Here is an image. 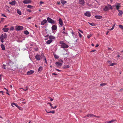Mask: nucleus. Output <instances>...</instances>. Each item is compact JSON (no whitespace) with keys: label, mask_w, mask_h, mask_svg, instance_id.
I'll return each mask as SVG.
<instances>
[{"label":"nucleus","mask_w":123,"mask_h":123,"mask_svg":"<svg viewBox=\"0 0 123 123\" xmlns=\"http://www.w3.org/2000/svg\"><path fill=\"white\" fill-rule=\"evenodd\" d=\"M60 43L62 45V44H63V41H61Z\"/></svg>","instance_id":"nucleus-56"},{"label":"nucleus","mask_w":123,"mask_h":123,"mask_svg":"<svg viewBox=\"0 0 123 123\" xmlns=\"http://www.w3.org/2000/svg\"><path fill=\"white\" fill-rule=\"evenodd\" d=\"M57 29V27L56 25H53L52 27V29L53 30H55Z\"/></svg>","instance_id":"nucleus-11"},{"label":"nucleus","mask_w":123,"mask_h":123,"mask_svg":"<svg viewBox=\"0 0 123 123\" xmlns=\"http://www.w3.org/2000/svg\"><path fill=\"white\" fill-rule=\"evenodd\" d=\"M6 93L8 94L9 95H10L8 93V91H7V92H6Z\"/></svg>","instance_id":"nucleus-57"},{"label":"nucleus","mask_w":123,"mask_h":123,"mask_svg":"<svg viewBox=\"0 0 123 123\" xmlns=\"http://www.w3.org/2000/svg\"><path fill=\"white\" fill-rule=\"evenodd\" d=\"M61 2L63 5H64L67 2L66 1L62 0L61 1Z\"/></svg>","instance_id":"nucleus-25"},{"label":"nucleus","mask_w":123,"mask_h":123,"mask_svg":"<svg viewBox=\"0 0 123 123\" xmlns=\"http://www.w3.org/2000/svg\"><path fill=\"white\" fill-rule=\"evenodd\" d=\"M55 63L57 65V66H61L62 65V64L61 63L58 62H56Z\"/></svg>","instance_id":"nucleus-13"},{"label":"nucleus","mask_w":123,"mask_h":123,"mask_svg":"<svg viewBox=\"0 0 123 123\" xmlns=\"http://www.w3.org/2000/svg\"><path fill=\"white\" fill-rule=\"evenodd\" d=\"M48 21L52 24H54L55 23V21L49 17H48L47 18Z\"/></svg>","instance_id":"nucleus-2"},{"label":"nucleus","mask_w":123,"mask_h":123,"mask_svg":"<svg viewBox=\"0 0 123 123\" xmlns=\"http://www.w3.org/2000/svg\"><path fill=\"white\" fill-rule=\"evenodd\" d=\"M10 63H11V62H9V63H8V65L9 66L10 65Z\"/></svg>","instance_id":"nucleus-62"},{"label":"nucleus","mask_w":123,"mask_h":123,"mask_svg":"<svg viewBox=\"0 0 123 123\" xmlns=\"http://www.w3.org/2000/svg\"><path fill=\"white\" fill-rule=\"evenodd\" d=\"M14 28L13 26H11L10 28V30L13 31L14 30Z\"/></svg>","instance_id":"nucleus-40"},{"label":"nucleus","mask_w":123,"mask_h":123,"mask_svg":"<svg viewBox=\"0 0 123 123\" xmlns=\"http://www.w3.org/2000/svg\"><path fill=\"white\" fill-rule=\"evenodd\" d=\"M85 1L84 0H79V3L82 5L83 6L84 5Z\"/></svg>","instance_id":"nucleus-6"},{"label":"nucleus","mask_w":123,"mask_h":123,"mask_svg":"<svg viewBox=\"0 0 123 123\" xmlns=\"http://www.w3.org/2000/svg\"><path fill=\"white\" fill-rule=\"evenodd\" d=\"M43 3V2L42 1H41L40 2V4H42Z\"/></svg>","instance_id":"nucleus-60"},{"label":"nucleus","mask_w":123,"mask_h":123,"mask_svg":"<svg viewBox=\"0 0 123 123\" xmlns=\"http://www.w3.org/2000/svg\"><path fill=\"white\" fill-rule=\"evenodd\" d=\"M90 116L91 117H94L95 116V115H94L93 114H90Z\"/></svg>","instance_id":"nucleus-48"},{"label":"nucleus","mask_w":123,"mask_h":123,"mask_svg":"<svg viewBox=\"0 0 123 123\" xmlns=\"http://www.w3.org/2000/svg\"><path fill=\"white\" fill-rule=\"evenodd\" d=\"M68 47V46L65 43L62 44L61 46V48H67Z\"/></svg>","instance_id":"nucleus-5"},{"label":"nucleus","mask_w":123,"mask_h":123,"mask_svg":"<svg viewBox=\"0 0 123 123\" xmlns=\"http://www.w3.org/2000/svg\"><path fill=\"white\" fill-rule=\"evenodd\" d=\"M6 65H3L2 66V68H3L5 69H6Z\"/></svg>","instance_id":"nucleus-36"},{"label":"nucleus","mask_w":123,"mask_h":123,"mask_svg":"<svg viewBox=\"0 0 123 123\" xmlns=\"http://www.w3.org/2000/svg\"><path fill=\"white\" fill-rule=\"evenodd\" d=\"M118 11L119 12V13H123V12L121 10H118Z\"/></svg>","instance_id":"nucleus-43"},{"label":"nucleus","mask_w":123,"mask_h":123,"mask_svg":"<svg viewBox=\"0 0 123 123\" xmlns=\"http://www.w3.org/2000/svg\"><path fill=\"white\" fill-rule=\"evenodd\" d=\"M35 58L38 61L41 60V56L38 55H36L35 56Z\"/></svg>","instance_id":"nucleus-8"},{"label":"nucleus","mask_w":123,"mask_h":123,"mask_svg":"<svg viewBox=\"0 0 123 123\" xmlns=\"http://www.w3.org/2000/svg\"><path fill=\"white\" fill-rule=\"evenodd\" d=\"M47 22V21L46 19L43 20V21L41 22V24L42 25H44Z\"/></svg>","instance_id":"nucleus-9"},{"label":"nucleus","mask_w":123,"mask_h":123,"mask_svg":"<svg viewBox=\"0 0 123 123\" xmlns=\"http://www.w3.org/2000/svg\"><path fill=\"white\" fill-rule=\"evenodd\" d=\"M50 98V101H52L53 100V99L51 98Z\"/></svg>","instance_id":"nucleus-58"},{"label":"nucleus","mask_w":123,"mask_h":123,"mask_svg":"<svg viewBox=\"0 0 123 123\" xmlns=\"http://www.w3.org/2000/svg\"><path fill=\"white\" fill-rule=\"evenodd\" d=\"M123 13H119L118 14V15L122 17V14Z\"/></svg>","instance_id":"nucleus-47"},{"label":"nucleus","mask_w":123,"mask_h":123,"mask_svg":"<svg viewBox=\"0 0 123 123\" xmlns=\"http://www.w3.org/2000/svg\"><path fill=\"white\" fill-rule=\"evenodd\" d=\"M6 10H7V11L8 12V13H9L10 12V11L8 9H6Z\"/></svg>","instance_id":"nucleus-59"},{"label":"nucleus","mask_w":123,"mask_h":123,"mask_svg":"<svg viewBox=\"0 0 123 123\" xmlns=\"http://www.w3.org/2000/svg\"><path fill=\"white\" fill-rule=\"evenodd\" d=\"M92 34H90L89 35H88L87 36L88 38L89 39V38L92 36Z\"/></svg>","instance_id":"nucleus-38"},{"label":"nucleus","mask_w":123,"mask_h":123,"mask_svg":"<svg viewBox=\"0 0 123 123\" xmlns=\"http://www.w3.org/2000/svg\"><path fill=\"white\" fill-rule=\"evenodd\" d=\"M42 69L43 68L42 67H40L38 69V72H40Z\"/></svg>","instance_id":"nucleus-26"},{"label":"nucleus","mask_w":123,"mask_h":123,"mask_svg":"<svg viewBox=\"0 0 123 123\" xmlns=\"http://www.w3.org/2000/svg\"><path fill=\"white\" fill-rule=\"evenodd\" d=\"M96 51V50H95H95H92L91 51H90V52H95V51Z\"/></svg>","instance_id":"nucleus-49"},{"label":"nucleus","mask_w":123,"mask_h":123,"mask_svg":"<svg viewBox=\"0 0 123 123\" xmlns=\"http://www.w3.org/2000/svg\"><path fill=\"white\" fill-rule=\"evenodd\" d=\"M54 57L55 58V59H58L59 57V56H58V55H56L55 54H54Z\"/></svg>","instance_id":"nucleus-24"},{"label":"nucleus","mask_w":123,"mask_h":123,"mask_svg":"<svg viewBox=\"0 0 123 123\" xmlns=\"http://www.w3.org/2000/svg\"><path fill=\"white\" fill-rule=\"evenodd\" d=\"M53 41V40H48L46 42V43L48 44H49L51 43Z\"/></svg>","instance_id":"nucleus-18"},{"label":"nucleus","mask_w":123,"mask_h":123,"mask_svg":"<svg viewBox=\"0 0 123 123\" xmlns=\"http://www.w3.org/2000/svg\"><path fill=\"white\" fill-rule=\"evenodd\" d=\"M106 85L105 83H101L100 84V86H103L105 85Z\"/></svg>","instance_id":"nucleus-39"},{"label":"nucleus","mask_w":123,"mask_h":123,"mask_svg":"<svg viewBox=\"0 0 123 123\" xmlns=\"http://www.w3.org/2000/svg\"><path fill=\"white\" fill-rule=\"evenodd\" d=\"M95 18H96L98 19H100L102 18V16H95Z\"/></svg>","instance_id":"nucleus-14"},{"label":"nucleus","mask_w":123,"mask_h":123,"mask_svg":"<svg viewBox=\"0 0 123 123\" xmlns=\"http://www.w3.org/2000/svg\"><path fill=\"white\" fill-rule=\"evenodd\" d=\"M59 24L61 25V26H62L63 25V22L61 18L59 19Z\"/></svg>","instance_id":"nucleus-12"},{"label":"nucleus","mask_w":123,"mask_h":123,"mask_svg":"<svg viewBox=\"0 0 123 123\" xmlns=\"http://www.w3.org/2000/svg\"><path fill=\"white\" fill-rule=\"evenodd\" d=\"M78 33L79 34V36L81 38L82 37V35L79 32H78Z\"/></svg>","instance_id":"nucleus-46"},{"label":"nucleus","mask_w":123,"mask_h":123,"mask_svg":"<svg viewBox=\"0 0 123 123\" xmlns=\"http://www.w3.org/2000/svg\"><path fill=\"white\" fill-rule=\"evenodd\" d=\"M49 38L50 40H52L53 39H55V37L52 36H50L49 37Z\"/></svg>","instance_id":"nucleus-16"},{"label":"nucleus","mask_w":123,"mask_h":123,"mask_svg":"<svg viewBox=\"0 0 123 123\" xmlns=\"http://www.w3.org/2000/svg\"><path fill=\"white\" fill-rule=\"evenodd\" d=\"M115 63H110V66H113L114 65H115Z\"/></svg>","instance_id":"nucleus-41"},{"label":"nucleus","mask_w":123,"mask_h":123,"mask_svg":"<svg viewBox=\"0 0 123 123\" xmlns=\"http://www.w3.org/2000/svg\"><path fill=\"white\" fill-rule=\"evenodd\" d=\"M16 2L15 0H14L10 2H9V3L12 5H15Z\"/></svg>","instance_id":"nucleus-15"},{"label":"nucleus","mask_w":123,"mask_h":123,"mask_svg":"<svg viewBox=\"0 0 123 123\" xmlns=\"http://www.w3.org/2000/svg\"><path fill=\"white\" fill-rule=\"evenodd\" d=\"M115 25V24L113 26L112 28L109 30L111 31L113 30L114 28Z\"/></svg>","instance_id":"nucleus-33"},{"label":"nucleus","mask_w":123,"mask_h":123,"mask_svg":"<svg viewBox=\"0 0 123 123\" xmlns=\"http://www.w3.org/2000/svg\"><path fill=\"white\" fill-rule=\"evenodd\" d=\"M89 23L90 25H91L92 26H95V24H94V23Z\"/></svg>","instance_id":"nucleus-35"},{"label":"nucleus","mask_w":123,"mask_h":123,"mask_svg":"<svg viewBox=\"0 0 123 123\" xmlns=\"http://www.w3.org/2000/svg\"><path fill=\"white\" fill-rule=\"evenodd\" d=\"M31 0H24L23 2L25 4H29L31 2Z\"/></svg>","instance_id":"nucleus-4"},{"label":"nucleus","mask_w":123,"mask_h":123,"mask_svg":"<svg viewBox=\"0 0 123 123\" xmlns=\"http://www.w3.org/2000/svg\"><path fill=\"white\" fill-rule=\"evenodd\" d=\"M34 73V71L32 70H30L28 71L27 72V75H30Z\"/></svg>","instance_id":"nucleus-10"},{"label":"nucleus","mask_w":123,"mask_h":123,"mask_svg":"<svg viewBox=\"0 0 123 123\" xmlns=\"http://www.w3.org/2000/svg\"><path fill=\"white\" fill-rule=\"evenodd\" d=\"M27 11L28 12H31V10H30V9H27Z\"/></svg>","instance_id":"nucleus-55"},{"label":"nucleus","mask_w":123,"mask_h":123,"mask_svg":"<svg viewBox=\"0 0 123 123\" xmlns=\"http://www.w3.org/2000/svg\"><path fill=\"white\" fill-rule=\"evenodd\" d=\"M17 12L20 15L21 14V12L18 9H17Z\"/></svg>","instance_id":"nucleus-30"},{"label":"nucleus","mask_w":123,"mask_h":123,"mask_svg":"<svg viewBox=\"0 0 123 123\" xmlns=\"http://www.w3.org/2000/svg\"><path fill=\"white\" fill-rule=\"evenodd\" d=\"M107 62L108 63H109L110 64V63L111 62V61H107Z\"/></svg>","instance_id":"nucleus-54"},{"label":"nucleus","mask_w":123,"mask_h":123,"mask_svg":"<svg viewBox=\"0 0 123 123\" xmlns=\"http://www.w3.org/2000/svg\"><path fill=\"white\" fill-rule=\"evenodd\" d=\"M71 34H72V36L74 38H75V37H74V35H75V34L74 33L73 31L71 32Z\"/></svg>","instance_id":"nucleus-31"},{"label":"nucleus","mask_w":123,"mask_h":123,"mask_svg":"<svg viewBox=\"0 0 123 123\" xmlns=\"http://www.w3.org/2000/svg\"><path fill=\"white\" fill-rule=\"evenodd\" d=\"M25 88V89H24L23 88H21L20 89H22L23 90H24V91H26L28 89V87L27 86H26Z\"/></svg>","instance_id":"nucleus-28"},{"label":"nucleus","mask_w":123,"mask_h":123,"mask_svg":"<svg viewBox=\"0 0 123 123\" xmlns=\"http://www.w3.org/2000/svg\"><path fill=\"white\" fill-rule=\"evenodd\" d=\"M84 15L86 16L90 17L91 15V13L89 12H87L84 13Z\"/></svg>","instance_id":"nucleus-7"},{"label":"nucleus","mask_w":123,"mask_h":123,"mask_svg":"<svg viewBox=\"0 0 123 123\" xmlns=\"http://www.w3.org/2000/svg\"><path fill=\"white\" fill-rule=\"evenodd\" d=\"M24 33L26 35H28L29 34V32L27 31H24Z\"/></svg>","instance_id":"nucleus-34"},{"label":"nucleus","mask_w":123,"mask_h":123,"mask_svg":"<svg viewBox=\"0 0 123 123\" xmlns=\"http://www.w3.org/2000/svg\"><path fill=\"white\" fill-rule=\"evenodd\" d=\"M52 74L53 75H57L58 74H55V73H53Z\"/></svg>","instance_id":"nucleus-53"},{"label":"nucleus","mask_w":123,"mask_h":123,"mask_svg":"<svg viewBox=\"0 0 123 123\" xmlns=\"http://www.w3.org/2000/svg\"><path fill=\"white\" fill-rule=\"evenodd\" d=\"M70 66L69 65H64L63 67L64 68L66 69L69 68Z\"/></svg>","instance_id":"nucleus-19"},{"label":"nucleus","mask_w":123,"mask_h":123,"mask_svg":"<svg viewBox=\"0 0 123 123\" xmlns=\"http://www.w3.org/2000/svg\"><path fill=\"white\" fill-rule=\"evenodd\" d=\"M7 36L5 33L2 34L0 37L1 41L2 43H3L5 39H6Z\"/></svg>","instance_id":"nucleus-1"},{"label":"nucleus","mask_w":123,"mask_h":123,"mask_svg":"<svg viewBox=\"0 0 123 123\" xmlns=\"http://www.w3.org/2000/svg\"><path fill=\"white\" fill-rule=\"evenodd\" d=\"M109 9V8L111 9H113V8L109 4H108L107 5Z\"/></svg>","instance_id":"nucleus-27"},{"label":"nucleus","mask_w":123,"mask_h":123,"mask_svg":"<svg viewBox=\"0 0 123 123\" xmlns=\"http://www.w3.org/2000/svg\"><path fill=\"white\" fill-rule=\"evenodd\" d=\"M122 30H123V26L121 25H119L118 26Z\"/></svg>","instance_id":"nucleus-32"},{"label":"nucleus","mask_w":123,"mask_h":123,"mask_svg":"<svg viewBox=\"0 0 123 123\" xmlns=\"http://www.w3.org/2000/svg\"><path fill=\"white\" fill-rule=\"evenodd\" d=\"M99 45L98 44H97L96 46L95 47H97Z\"/></svg>","instance_id":"nucleus-64"},{"label":"nucleus","mask_w":123,"mask_h":123,"mask_svg":"<svg viewBox=\"0 0 123 123\" xmlns=\"http://www.w3.org/2000/svg\"><path fill=\"white\" fill-rule=\"evenodd\" d=\"M4 89L5 90H6V91H8V90L7 89H6V88H4Z\"/></svg>","instance_id":"nucleus-63"},{"label":"nucleus","mask_w":123,"mask_h":123,"mask_svg":"<svg viewBox=\"0 0 123 123\" xmlns=\"http://www.w3.org/2000/svg\"><path fill=\"white\" fill-rule=\"evenodd\" d=\"M115 120H112L111 121H107L106 122V123H113L114 122L116 121Z\"/></svg>","instance_id":"nucleus-21"},{"label":"nucleus","mask_w":123,"mask_h":123,"mask_svg":"<svg viewBox=\"0 0 123 123\" xmlns=\"http://www.w3.org/2000/svg\"><path fill=\"white\" fill-rule=\"evenodd\" d=\"M62 33L64 34H67V32H65L64 31H63L62 32Z\"/></svg>","instance_id":"nucleus-52"},{"label":"nucleus","mask_w":123,"mask_h":123,"mask_svg":"<svg viewBox=\"0 0 123 123\" xmlns=\"http://www.w3.org/2000/svg\"><path fill=\"white\" fill-rule=\"evenodd\" d=\"M48 113H52L53 114H54L55 113V112L54 111H47L46 110H45Z\"/></svg>","instance_id":"nucleus-29"},{"label":"nucleus","mask_w":123,"mask_h":123,"mask_svg":"<svg viewBox=\"0 0 123 123\" xmlns=\"http://www.w3.org/2000/svg\"><path fill=\"white\" fill-rule=\"evenodd\" d=\"M115 6L117 9V10H119V7H120V4H119V5L117 4L116 5H115Z\"/></svg>","instance_id":"nucleus-20"},{"label":"nucleus","mask_w":123,"mask_h":123,"mask_svg":"<svg viewBox=\"0 0 123 123\" xmlns=\"http://www.w3.org/2000/svg\"><path fill=\"white\" fill-rule=\"evenodd\" d=\"M23 27L21 26H16V29L17 30L20 31L23 30Z\"/></svg>","instance_id":"nucleus-3"},{"label":"nucleus","mask_w":123,"mask_h":123,"mask_svg":"<svg viewBox=\"0 0 123 123\" xmlns=\"http://www.w3.org/2000/svg\"><path fill=\"white\" fill-rule=\"evenodd\" d=\"M107 6H106L104 9V10L105 11H106L109 10Z\"/></svg>","instance_id":"nucleus-23"},{"label":"nucleus","mask_w":123,"mask_h":123,"mask_svg":"<svg viewBox=\"0 0 123 123\" xmlns=\"http://www.w3.org/2000/svg\"><path fill=\"white\" fill-rule=\"evenodd\" d=\"M1 47L3 50H5V46L3 44H2L1 45Z\"/></svg>","instance_id":"nucleus-22"},{"label":"nucleus","mask_w":123,"mask_h":123,"mask_svg":"<svg viewBox=\"0 0 123 123\" xmlns=\"http://www.w3.org/2000/svg\"><path fill=\"white\" fill-rule=\"evenodd\" d=\"M50 106L51 107V108L53 109H55L57 107V106H55L54 107H53V106L52 105H50Z\"/></svg>","instance_id":"nucleus-37"},{"label":"nucleus","mask_w":123,"mask_h":123,"mask_svg":"<svg viewBox=\"0 0 123 123\" xmlns=\"http://www.w3.org/2000/svg\"><path fill=\"white\" fill-rule=\"evenodd\" d=\"M78 31L80 32H81V33H83V31H81V30H80V29H79L78 30Z\"/></svg>","instance_id":"nucleus-50"},{"label":"nucleus","mask_w":123,"mask_h":123,"mask_svg":"<svg viewBox=\"0 0 123 123\" xmlns=\"http://www.w3.org/2000/svg\"><path fill=\"white\" fill-rule=\"evenodd\" d=\"M90 117V114H88V115H87L85 116L84 117V118H86V117Z\"/></svg>","instance_id":"nucleus-42"},{"label":"nucleus","mask_w":123,"mask_h":123,"mask_svg":"<svg viewBox=\"0 0 123 123\" xmlns=\"http://www.w3.org/2000/svg\"><path fill=\"white\" fill-rule=\"evenodd\" d=\"M12 105H15L17 107H18V105H17L16 104H15L14 103H12Z\"/></svg>","instance_id":"nucleus-45"},{"label":"nucleus","mask_w":123,"mask_h":123,"mask_svg":"<svg viewBox=\"0 0 123 123\" xmlns=\"http://www.w3.org/2000/svg\"><path fill=\"white\" fill-rule=\"evenodd\" d=\"M2 15L3 16H4L5 17H7L4 14H2Z\"/></svg>","instance_id":"nucleus-51"},{"label":"nucleus","mask_w":123,"mask_h":123,"mask_svg":"<svg viewBox=\"0 0 123 123\" xmlns=\"http://www.w3.org/2000/svg\"><path fill=\"white\" fill-rule=\"evenodd\" d=\"M3 30L4 32H7L9 30V28H4L3 29Z\"/></svg>","instance_id":"nucleus-17"},{"label":"nucleus","mask_w":123,"mask_h":123,"mask_svg":"<svg viewBox=\"0 0 123 123\" xmlns=\"http://www.w3.org/2000/svg\"><path fill=\"white\" fill-rule=\"evenodd\" d=\"M48 36H49V35H47L45 36V37H48Z\"/></svg>","instance_id":"nucleus-61"},{"label":"nucleus","mask_w":123,"mask_h":123,"mask_svg":"<svg viewBox=\"0 0 123 123\" xmlns=\"http://www.w3.org/2000/svg\"><path fill=\"white\" fill-rule=\"evenodd\" d=\"M27 7L28 8H31L32 7V6L30 5H28L27 6Z\"/></svg>","instance_id":"nucleus-44"}]
</instances>
